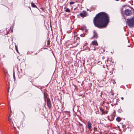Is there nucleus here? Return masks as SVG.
I'll return each instance as SVG.
<instances>
[{
  "instance_id": "obj_13",
  "label": "nucleus",
  "mask_w": 134,
  "mask_h": 134,
  "mask_svg": "<svg viewBox=\"0 0 134 134\" xmlns=\"http://www.w3.org/2000/svg\"><path fill=\"white\" fill-rule=\"evenodd\" d=\"M31 6L34 8H37L36 5L35 4L33 3H31Z\"/></svg>"
},
{
  "instance_id": "obj_3",
  "label": "nucleus",
  "mask_w": 134,
  "mask_h": 134,
  "mask_svg": "<svg viewBox=\"0 0 134 134\" xmlns=\"http://www.w3.org/2000/svg\"><path fill=\"white\" fill-rule=\"evenodd\" d=\"M100 109L101 111L102 112V115L107 114L109 110L107 106H104L100 107Z\"/></svg>"
},
{
  "instance_id": "obj_7",
  "label": "nucleus",
  "mask_w": 134,
  "mask_h": 134,
  "mask_svg": "<svg viewBox=\"0 0 134 134\" xmlns=\"http://www.w3.org/2000/svg\"><path fill=\"white\" fill-rule=\"evenodd\" d=\"M80 16L82 17L83 18L87 16V13L85 11H83L82 13L80 14Z\"/></svg>"
},
{
  "instance_id": "obj_2",
  "label": "nucleus",
  "mask_w": 134,
  "mask_h": 134,
  "mask_svg": "<svg viewBox=\"0 0 134 134\" xmlns=\"http://www.w3.org/2000/svg\"><path fill=\"white\" fill-rule=\"evenodd\" d=\"M126 23L130 27H134V16L131 19H127Z\"/></svg>"
},
{
  "instance_id": "obj_12",
  "label": "nucleus",
  "mask_w": 134,
  "mask_h": 134,
  "mask_svg": "<svg viewBox=\"0 0 134 134\" xmlns=\"http://www.w3.org/2000/svg\"><path fill=\"white\" fill-rule=\"evenodd\" d=\"M9 123L11 124H12L13 127H14V123L13 121V120L12 118H10V122L9 121Z\"/></svg>"
},
{
  "instance_id": "obj_16",
  "label": "nucleus",
  "mask_w": 134,
  "mask_h": 134,
  "mask_svg": "<svg viewBox=\"0 0 134 134\" xmlns=\"http://www.w3.org/2000/svg\"><path fill=\"white\" fill-rule=\"evenodd\" d=\"M65 112L66 113V114H67L68 115V116H70V112L69 111H65Z\"/></svg>"
},
{
  "instance_id": "obj_4",
  "label": "nucleus",
  "mask_w": 134,
  "mask_h": 134,
  "mask_svg": "<svg viewBox=\"0 0 134 134\" xmlns=\"http://www.w3.org/2000/svg\"><path fill=\"white\" fill-rule=\"evenodd\" d=\"M132 13V12L131 10L129 9L126 10L124 12L126 16L131 15Z\"/></svg>"
},
{
  "instance_id": "obj_27",
  "label": "nucleus",
  "mask_w": 134,
  "mask_h": 134,
  "mask_svg": "<svg viewBox=\"0 0 134 134\" xmlns=\"http://www.w3.org/2000/svg\"><path fill=\"white\" fill-rule=\"evenodd\" d=\"M122 127H123V128H124V126L123 125H122Z\"/></svg>"
},
{
  "instance_id": "obj_29",
  "label": "nucleus",
  "mask_w": 134,
  "mask_h": 134,
  "mask_svg": "<svg viewBox=\"0 0 134 134\" xmlns=\"http://www.w3.org/2000/svg\"><path fill=\"white\" fill-rule=\"evenodd\" d=\"M83 0H82V1H83Z\"/></svg>"
},
{
  "instance_id": "obj_9",
  "label": "nucleus",
  "mask_w": 134,
  "mask_h": 134,
  "mask_svg": "<svg viewBox=\"0 0 134 134\" xmlns=\"http://www.w3.org/2000/svg\"><path fill=\"white\" fill-rule=\"evenodd\" d=\"M98 37V34L96 31H93V37L92 38H97Z\"/></svg>"
},
{
  "instance_id": "obj_15",
  "label": "nucleus",
  "mask_w": 134,
  "mask_h": 134,
  "mask_svg": "<svg viewBox=\"0 0 134 134\" xmlns=\"http://www.w3.org/2000/svg\"><path fill=\"white\" fill-rule=\"evenodd\" d=\"M65 11L66 12L69 13L70 12V11L69 9L67 8L65 10Z\"/></svg>"
},
{
  "instance_id": "obj_5",
  "label": "nucleus",
  "mask_w": 134,
  "mask_h": 134,
  "mask_svg": "<svg viewBox=\"0 0 134 134\" xmlns=\"http://www.w3.org/2000/svg\"><path fill=\"white\" fill-rule=\"evenodd\" d=\"M115 116V114L114 113L109 116H108V119L110 121H112L114 119Z\"/></svg>"
},
{
  "instance_id": "obj_17",
  "label": "nucleus",
  "mask_w": 134,
  "mask_h": 134,
  "mask_svg": "<svg viewBox=\"0 0 134 134\" xmlns=\"http://www.w3.org/2000/svg\"><path fill=\"white\" fill-rule=\"evenodd\" d=\"M12 115L11 114H10L9 115V116H8V121H9L10 122V117Z\"/></svg>"
},
{
  "instance_id": "obj_1",
  "label": "nucleus",
  "mask_w": 134,
  "mask_h": 134,
  "mask_svg": "<svg viewBox=\"0 0 134 134\" xmlns=\"http://www.w3.org/2000/svg\"><path fill=\"white\" fill-rule=\"evenodd\" d=\"M109 18L107 13L103 12H100L94 18L93 23L96 27L99 29L103 28L107 26L109 22Z\"/></svg>"
},
{
  "instance_id": "obj_19",
  "label": "nucleus",
  "mask_w": 134,
  "mask_h": 134,
  "mask_svg": "<svg viewBox=\"0 0 134 134\" xmlns=\"http://www.w3.org/2000/svg\"><path fill=\"white\" fill-rule=\"evenodd\" d=\"M13 78H14V80H15V73H14V72H13Z\"/></svg>"
},
{
  "instance_id": "obj_23",
  "label": "nucleus",
  "mask_w": 134,
  "mask_h": 134,
  "mask_svg": "<svg viewBox=\"0 0 134 134\" xmlns=\"http://www.w3.org/2000/svg\"><path fill=\"white\" fill-rule=\"evenodd\" d=\"M79 123L80 126H82V124H81L80 122H79Z\"/></svg>"
},
{
  "instance_id": "obj_8",
  "label": "nucleus",
  "mask_w": 134,
  "mask_h": 134,
  "mask_svg": "<svg viewBox=\"0 0 134 134\" xmlns=\"http://www.w3.org/2000/svg\"><path fill=\"white\" fill-rule=\"evenodd\" d=\"M88 128L89 130L91 131H92V124L90 121H88Z\"/></svg>"
},
{
  "instance_id": "obj_11",
  "label": "nucleus",
  "mask_w": 134,
  "mask_h": 134,
  "mask_svg": "<svg viewBox=\"0 0 134 134\" xmlns=\"http://www.w3.org/2000/svg\"><path fill=\"white\" fill-rule=\"evenodd\" d=\"M92 44L93 45L96 46H98V43L96 41H93L92 42Z\"/></svg>"
},
{
  "instance_id": "obj_26",
  "label": "nucleus",
  "mask_w": 134,
  "mask_h": 134,
  "mask_svg": "<svg viewBox=\"0 0 134 134\" xmlns=\"http://www.w3.org/2000/svg\"><path fill=\"white\" fill-rule=\"evenodd\" d=\"M94 50H96V48H94Z\"/></svg>"
},
{
  "instance_id": "obj_18",
  "label": "nucleus",
  "mask_w": 134,
  "mask_h": 134,
  "mask_svg": "<svg viewBox=\"0 0 134 134\" xmlns=\"http://www.w3.org/2000/svg\"><path fill=\"white\" fill-rule=\"evenodd\" d=\"M75 2L74 1L71 2H70L69 4L70 5H72L74 4Z\"/></svg>"
},
{
  "instance_id": "obj_14",
  "label": "nucleus",
  "mask_w": 134,
  "mask_h": 134,
  "mask_svg": "<svg viewBox=\"0 0 134 134\" xmlns=\"http://www.w3.org/2000/svg\"><path fill=\"white\" fill-rule=\"evenodd\" d=\"M121 120V119L120 117H118L116 119V120L118 122H119Z\"/></svg>"
},
{
  "instance_id": "obj_22",
  "label": "nucleus",
  "mask_w": 134,
  "mask_h": 134,
  "mask_svg": "<svg viewBox=\"0 0 134 134\" xmlns=\"http://www.w3.org/2000/svg\"><path fill=\"white\" fill-rule=\"evenodd\" d=\"M10 29H11V31L12 32L13 31V28L12 27H10Z\"/></svg>"
},
{
  "instance_id": "obj_25",
  "label": "nucleus",
  "mask_w": 134,
  "mask_h": 134,
  "mask_svg": "<svg viewBox=\"0 0 134 134\" xmlns=\"http://www.w3.org/2000/svg\"><path fill=\"white\" fill-rule=\"evenodd\" d=\"M125 131V129H123V131Z\"/></svg>"
},
{
  "instance_id": "obj_28",
  "label": "nucleus",
  "mask_w": 134,
  "mask_h": 134,
  "mask_svg": "<svg viewBox=\"0 0 134 134\" xmlns=\"http://www.w3.org/2000/svg\"><path fill=\"white\" fill-rule=\"evenodd\" d=\"M2 104H5L4 103H2Z\"/></svg>"
},
{
  "instance_id": "obj_20",
  "label": "nucleus",
  "mask_w": 134,
  "mask_h": 134,
  "mask_svg": "<svg viewBox=\"0 0 134 134\" xmlns=\"http://www.w3.org/2000/svg\"><path fill=\"white\" fill-rule=\"evenodd\" d=\"M122 111V110H121V109H119L118 110V111L119 112V113H121V112Z\"/></svg>"
},
{
  "instance_id": "obj_10",
  "label": "nucleus",
  "mask_w": 134,
  "mask_h": 134,
  "mask_svg": "<svg viewBox=\"0 0 134 134\" xmlns=\"http://www.w3.org/2000/svg\"><path fill=\"white\" fill-rule=\"evenodd\" d=\"M19 76H21L24 75L25 73L23 71L22 69H21L19 71Z\"/></svg>"
},
{
  "instance_id": "obj_21",
  "label": "nucleus",
  "mask_w": 134,
  "mask_h": 134,
  "mask_svg": "<svg viewBox=\"0 0 134 134\" xmlns=\"http://www.w3.org/2000/svg\"><path fill=\"white\" fill-rule=\"evenodd\" d=\"M15 49H16V51L18 52V48H17V47H16V48H15Z\"/></svg>"
},
{
  "instance_id": "obj_6",
  "label": "nucleus",
  "mask_w": 134,
  "mask_h": 134,
  "mask_svg": "<svg viewBox=\"0 0 134 134\" xmlns=\"http://www.w3.org/2000/svg\"><path fill=\"white\" fill-rule=\"evenodd\" d=\"M47 106L49 108H50L51 107V104L50 99L49 98H47Z\"/></svg>"
},
{
  "instance_id": "obj_24",
  "label": "nucleus",
  "mask_w": 134,
  "mask_h": 134,
  "mask_svg": "<svg viewBox=\"0 0 134 134\" xmlns=\"http://www.w3.org/2000/svg\"><path fill=\"white\" fill-rule=\"evenodd\" d=\"M121 99H122V100H123V99H124V98L123 97H122L121 98Z\"/></svg>"
}]
</instances>
